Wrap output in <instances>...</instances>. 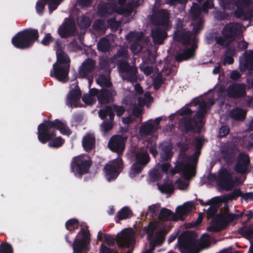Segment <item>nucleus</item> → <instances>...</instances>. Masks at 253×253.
<instances>
[{"label": "nucleus", "mask_w": 253, "mask_h": 253, "mask_svg": "<svg viewBox=\"0 0 253 253\" xmlns=\"http://www.w3.org/2000/svg\"><path fill=\"white\" fill-rule=\"evenodd\" d=\"M165 79L163 77V75L161 73H159L155 77L153 80V86L156 90H158L161 86L162 84L164 83Z\"/></svg>", "instance_id": "53"}, {"label": "nucleus", "mask_w": 253, "mask_h": 253, "mask_svg": "<svg viewBox=\"0 0 253 253\" xmlns=\"http://www.w3.org/2000/svg\"><path fill=\"white\" fill-rule=\"evenodd\" d=\"M204 140V139L203 137H196L193 141V145L197 149V151L201 150L202 148Z\"/></svg>", "instance_id": "61"}, {"label": "nucleus", "mask_w": 253, "mask_h": 253, "mask_svg": "<svg viewBox=\"0 0 253 253\" xmlns=\"http://www.w3.org/2000/svg\"><path fill=\"white\" fill-rule=\"evenodd\" d=\"M54 40V38L51 36L50 34L47 33L45 34V36L44 37L41 43L43 45L48 46L50 43L52 42Z\"/></svg>", "instance_id": "63"}, {"label": "nucleus", "mask_w": 253, "mask_h": 253, "mask_svg": "<svg viewBox=\"0 0 253 253\" xmlns=\"http://www.w3.org/2000/svg\"><path fill=\"white\" fill-rule=\"evenodd\" d=\"M96 82L102 87H110L112 86V84L110 79L103 74L98 76L96 79Z\"/></svg>", "instance_id": "47"}, {"label": "nucleus", "mask_w": 253, "mask_h": 253, "mask_svg": "<svg viewBox=\"0 0 253 253\" xmlns=\"http://www.w3.org/2000/svg\"><path fill=\"white\" fill-rule=\"evenodd\" d=\"M224 227L221 223L214 221L213 218L211 219V224L207 227V231L211 232H217L224 229Z\"/></svg>", "instance_id": "49"}, {"label": "nucleus", "mask_w": 253, "mask_h": 253, "mask_svg": "<svg viewBox=\"0 0 253 253\" xmlns=\"http://www.w3.org/2000/svg\"><path fill=\"white\" fill-rule=\"evenodd\" d=\"M238 232L247 239H253V228L251 226H243L238 229Z\"/></svg>", "instance_id": "43"}, {"label": "nucleus", "mask_w": 253, "mask_h": 253, "mask_svg": "<svg viewBox=\"0 0 253 253\" xmlns=\"http://www.w3.org/2000/svg\"><path fill=\"white\" fill-rule=\"evenodd\" d=\"M243 215V212L239 213H221L215 215L213 220L221 223L225 228L230 222L240 219Z\"/></svg>", "instance_id": "20"}, {"label": "nucleus", "mask_w": 253, "mask_h": 253, "mask_svg": "<svg viewBox=\"0 0 253 253\" xmlns=\"http://www.w3.org/2000/svg\"><path fill=\"white\" fill-rule=\"evenodd\" d=\"M197 45L193 44L190 47L184 49L182 53L177 54L175 56L176 61L180 62L183 60L193 59L195 56V51Z\"/></svg>", "instance_id": "27"}, {"label": "nucleus", "mask_w": 253, "mask_h": 253, "mask_svg": "<svg viewBox=\"0 0 253 253\" xmlns=\"http://www.w3.org/2000/svg\"><path fill=\"white\" fill-rule=\"evenodd\" d=\"M76 31V26L73 23L66 24L62 27L59 28L58 32L60 37L67 38L72 36Z\"/></svg>", "instance_id": "28"}, {"label": "nucleus", "mask_w": 253, "mask_h": 253, "mask_svg": "<svg viewBox=\"0 0 253 253\" xmlns=\"http://www.w3.org/2000/svg\"><path fill=\"white\" fill-rule=\"evenodd\" d=\"M110 62V58H109L107 56H102L100 57L98 61V70L99 71H103L106 73H109L110 64H111Z\"/></svg>", "instance_id": "31"}, {"label": "nucleus", "mask_w": 253, "mask_h": 253, "mask_svg": "<svg viewBox=\"0 0 253 253\" xmlns=\"http://www.w3.org/2000/svg\"><path fill=\"white\" fill-rule=\"evenodd\" d=\"M152 12L149 20L153 25L161 26L165 30H169L171 28L170 13L168 9H159L156 7V5H154Z\"/></svg>", "instance_id": "5"}, {"label": "nucleus", "mask_w": 253, "mask_h": 253, "mask_svg": "<svg viewBox=\"0 0 253 253\" xmlns=\"http://www.w3.org/2000/svg\"><path fill=\"white\" fill-rule=\"evenodd\" d=\"M144 167L135 163L132 166L129 173V176L131 178H133L135 177L137 174L140 173L142 171V169Z\"/></svg>", "instance_id": "52"}, {"label": "nucleus", "mask_w": 253, "mask_h": 253, "mask_svg": "<svg viewBox=\"0 0 253 253\" xmlns=\"http://www.w3.org/2000/svg\"><path fill=\"white\" fill-rule=\"evenodd\" d=\"M82 92L78 85V82L76 83V88L71 89L67 95L66 104L71 108L78 107V101L80 99Z\"/></svg>", "instance_id": "23"}, {"label": "nucleus", "mask_w": 253, "mask_h": 253, "mask_svg": "<svg viewBox=\"0 0 253 253\" xmlns=\"http://www.w3.org/2000/svg\"><path fill=\"white\" fill-rule=\"evenodd\" d=\"M173 155L172 152V146L170 144H164L162 146V152L160 153V157L164 161H167L170 160Z\"/></svg>", "instance_id": "37"}, {"label": "nucleus", "mask_w": 253, "mask_h": 253, "mask_svg": "<svg viewBox=\"0 0 253 253\" xmlns=\"http://www.w3.org/2000/svg\"><path fill=\"white\" fill-rule=\"evenodd\" d=\"M135 163L144 167L150 161V157L147 152L138 151L136 153Z\"/></svg>", "instance_id": "36"}, {"label": "nucleus", "mask_w": 253, "mask_h": 253, "mask_svg": "<svg viewBox=\"0 0 253 253\" xmlns=\"http://www.w3.org/2000/svg\"><path fill=\"white\" fill-rule=\"evenodd\" d=\"M126 140V135H114L110 138L108 141V147L111 151L117 153L120 156L125 148Z\"/></svg>", "instance_id": "14"}, {"label": "nucleus", "mask_w": 253, "mask_h": 253, "mask_svg": "<svg viewBox=\"0 0 253 253\" xmlns=\"http://www.w3.org/2000/svg\"><path fill=\"white\" fill-rule=\"evenodd\" d=\"M227 96L230 98L239 99L246 95V87L244 83H232L227 89Z\"/></svg>", "instance_id": "16"}, {"label": "nucleus", "mask_w": 253, "mask_h": 253, "mask_svg": "<svg viewBox=\"0 0 253 253\" xmlns=\"http://www.w3.org/2000/svg\"><path fill=\"white\" fill-rule=\"evenodd\" d=\"M240 69L241 71H253V50L243 53V58L240 59Z\"/></svg>", "instance_id": "24"}, {"label": "nucleus", "mask_w": 253, "mask_h": 253, "mask_svg": "<svg viewBox=\"0 0 253 253\" xmlns=\"http://www.w3.org/2000/svg\"><path fill=\"white\" fill-rule=\"evenodd\" d=\"M95 65V61L92 58L86 59L80 67L77 78H87L93 71Z\"/></svg>", "instance_id": "19"}, {"label": "nucleus", "mask_w": 253, "mask_h": 253, "mask_svg": "<svg viewBox=\"0 0 253 253\" xmlns=\"http://www.w3.org/2000/svg\"><path fill=\"white\" fill-rule=\"evenodd\" d=\"M193 35V34L191 31L186 29L175 31L173 38L175 41L181 42L183 45L188 46L190 44Z\"/></svg>", "instance_id": "22"}, {"label": "nucleus", "mask_w": 253, "mask_h": 253, "mask_svg": "<svg viewBox=\"0 0 253 253\" xmlns=\"http://www.w3.org/2000/svg\"><path fill=\"white\" fill-rule=\"evenodd\" d=\"M162 177L158 169L154 168L149 173V178L152 181H157Z\"/></svg>", "instance_id": "57"}, {"label": "nucleus", "mask_w": 253, "mask_h": 253, "mask_svg": "<svg viewBox=\"0 0 253 253\" xmlns=\"http://www.w3.org/2000/svg\"><path fill=\"white\" fill-rule=\"evenodd\" d=\"M0 253H14L12 246L7 242L0 244Z\"/></svg>", "instance_id": "55"}, {"label": "nucleus", "mask_w": 253, "mask_h": 253, "mask_svg": "<svg viewBox=\"0 0 253 253\" xmlns=\"http://www.w3.org/2000/svg\"><path fill=\"white\" fill-rule=\"evenodd\" d=\"M104 238L105 242L108 246L111 247H114L116 241L118 249L121 252L125 251L126 248V228L117 234L116 239L111 235L107 234L104 235Z\"/></svg>", "instance_id": "11"}, {"label": "nucleus", "mask_w": 253, "mask_h": 253, "mask_svg": "<svg viewBox=\"0 0 253 253\" xmlns=\"http://www.w3.org/2000/svg\"><path fill=\"white\" fill-rule=\"evenodd\" d=\"M92 27L94 30L97 31H102L106 30L105 24L102 20L95 21L93 24Z\"/></svg>", "instance_id": "56"}, {"label": "nucleus", "mask_w": 253, "mask_h": 253, "mask_svg": "<svg viewBox=\"0 0 253 253\" xmlns=\"http://www.w3.org/2000/svg\"><path fill=\"white\" fill-rule=\"evenodd\" d=\"M250 0H237L235 5L237 9L234 12V16L244 21H249V26L253 17V9L249 8Z\"/></svg>", "instance_id": "7"}, {"label": "nucleus", "mask_w": 253, "mask_h": 253, "mask_svg": "<svg viewBox=\"0 0 253 253\" xmlns=\"http://www.w3.org/2000/svg\"><path fill=\"white\" fill-rule=\"evenodd\" d=\"M116 95V92L115 90L103 88L100 90L97 99L100 104H107L114 101V98Z\"/></svg>", "instance_id": "25"}, {"label": "nucleus", "mask_w": 253, "mask_h": 253, "mask_svg": "<svg viewBox=\"0 0 253 253\" xmlns=\"http://www.w3.org/2000/svg\"><path fill=\"white\" fill-rule=\"evenodd\" d=\"M97 46V49L100 51H108L110 48V42L107 38H102L98 42Z\"/></svg>", "instance_id": "42"}, {"label": "nucleus", "mask_w": 253, "mask_h": 253, "mask_svg": "<svg viewBox=\"0 0 253 253\" xmlns=\"http://www.w3.org/2000/svg\"><path fill=\"white\" fill-rule=\"evenodd\" d=\"M98 116L102 120H105L109 116L110 121H104L101 125V128L105 133L111 130L113 125L112 121L114 120L115 113L110 106H106L101 109L98 111Z\"/></svg>", "instance_id": "13"}, {"label": "nucleus", "mask_w": 253, "mask_h": 253, "mask_svg": "<svg viewBox=\"0 0 253 253\" xmlns=\"http://www.w3.org/2000/svg\"><path fill=\"white\" fill-rule=\"evenodd\" d=\"M229 127L228 126L223 125L219 128L218 137L219 138L224 137L229 134Z\"/></svg>", "instance_id": "59"}, {"label": "nucleus", "mask_w": 253, "mask_h": 253, "mask_svg": "<svg viewBox=\"0 0 253 253\" xmlns=\"http://www.w3.org/2000/svg\"><path fill=\"white\" fill-rule=\"evenodd\" d=\"M193 20L194 21V22L193 23V28L191 32L193 35H195L199 33L203 28L204 20L202 18H199Z\"/></svg>", "instance_id": "48"}, {"label": "nucleus", "mask_w": 253, "mask_h": 253, "mask_svg": "<svg viewBox=\"0 0 253 253\" xmlns=\"http://www.w3.org/2000/svg\"><path fill=\"white\" fill-rule=\"evenodd\" d=\"M221 202V199L219 197V200L213 201L210 205L211 206L208 209L206 212L207 218L209 219L213 218L215 214L217 212L220 207V203Z\"/></svg>", "instance_id": "35"}, {"label": "nucleus", "mask_w": 253, "mask_h": 253, "mask_svg": "<svg viewBox=\"0 0 253 253\" xmlns=\"http://www.w3.org/2000/svg\"><path fill=\"white\" fill-rule=\"evenodd\" d=\"M57 60L54 63L63 66L68 65L70 67V59L68 54L62 50L59 51L56 53Z\"/></svg>", "instance_id": "38"}, {"label": "nucleus", "mask_w": 253, "mask_h": 253, "mask_svg": "<svg viewBox=\"0 0 253 253\" xmlns=\"http://www.w3.org/2000/svg\"><path fill=\"white\" fill-rule=\"evenodd\" d=\"M159 189L163 193L171 194L174 192V187L172 183L163 184L159 186Z\"/></svg>", "instance_id": "54"}, {"label": "nucleus", "mask_w": 253, "mask_h": 253, "mask_svg": "<svg viewBox=\"0 0 253 253\" xmlns=\"http://www.w3.org/2000/svg\"><path fill=\"white\" fill-rule=\"evenodd\" d=\"M92 164L89 157L82 155L75 156L71 161V172L75 176L82 177L83 175L88 173Z\"/></svg>", "instance_id": "4"}, {"label": "nucleus", "mask_w": 253, "mask_h": 253, "mask_svg": "<svg viewBox=\"0 0 253 253\" xmlns=\"http://www.w3.org/2000/svg\"><path fill=\"white\" fill-rule=\"evenodd\" d=\"M39 38L37 29L28 28L18 32L12 38L11 43L15 47L24 49L31 47Z\"/></svg>", "instance_id": "2"}, {"label": "nucleus", "mask_w": 253, "mask_h": 253, "mask_svg": "<svg viewBox=\"0 0 253 253\" xmlns=\"http://www.w3.org/2000/svg\"><path fill=\"white\" fill-rule=\"evenodd\" d=\"M157 227V224L155 222H150L147 226L144 227L143 230L146 233L148 240H151L153 237Z\"/></svg>", "instance_id": "44"}, {"label": "nucleus", "mask_w": 253, "mask_h": 253, "mask_svg": "<svg viewBox=\"0 0 253 253\" xmlns=\"http://www.w3.org/2000/svg\"><path fill=\"white\" fill-rule=\"evenodd\" d=\"M197 241L191 233L185 232L178 238V249L181 253H198Z\"/></svg>", "instance_id": "6"}, {"label": "nucleus", "mask_w": 253, "mask_h": 253, "mask_svg": "<svg viewBox=\"0 0 253 253\" xmlns=\"http://www.w3.org/2000/svg\"><path fill=\"white\" fill-rule=\"evenodd\" d=\"M164 28L156 27L151 30V37L153 42L155 44H161L164 40L167 38V31Z\"/></svg>", "instance_id": "26"}, {"label": "nucleus", "mask_w": 253, "mask_h": 253, "mask_svg": "<svg viewBox=\"0 0 253 253\" xmlns=\"http://www.w3.org/2000/svg\"><path fill=\"white\" fill-rule=\"evenodd\" d=\"M88 244L89 243L84 241V239H79L76 238L72 244L74 253H82Z\"/></svg>", "instance_id": "34"}, {"label": "nucleus", "mask_w": 253, "mask_h": 253, "mask_svg": "<svg viewBox=\"0 0 253 253\" xmlns=\"http://www.w3.org/2000/svg\"><path fill=\"white\" fill-rule=\"evenodd\" d=\"M80 235H81L83 237L82 239H84V241L89 243L90 233L87 226L84 228H81L77 235L78 236Z\"/></svg>", "instance_id": "58"}, {"label": "nucleus", "mask_w": 253, "mask_h": 253, "mask_svg": "<svg viewBox=\"0 0 253 253\" xmlns=\"http://www.w3.org/2000/svg\"><path fill=\"white\" fill-rule=\"evenodd\" d=\"M46 4L43 0H39L36 3V10L39 14H42L44 9L45 5Z\"/></svg>", "instance_id": "64"}, {"label": "nucleus", "mask_w": 253, "mask_h": 253, "mask_svg": "<svg viewBox=\"0 0 253 253\" xmlns=\"http://www.w3.org/2000/svg\"><path fill=\"white\" fill-rule=\"evenodd\" d=\"M132 228H127V253H132L134 245L135 244V239L130 235Z\"/></svg>", "instance_id": "50"}, {"label": "nucleus", "mask_w": 253, "mask_h": 253, "mask_svg": "<svg viewBox=\"0 0 253 253\" xmlns=\"http://www.w3.org/2000/svg\"><path fill=\"white\" fill-rule=\"evenodd\" d=\"M69 70L70 67L68 65L63 66L54 63L52 68L50 70V76L52 78H55L60 82L65 83L69 81Z\"/></svg>", "instance_id": "15"}, {"label": "nucleus", "mask_w": 253, "mask_h": 253, "mask_svg": "<svg viewBox=\"0 0 253 253\" xmlns=\"http://www.w3.org/2000/svg\"><path fill=\"white\" fill-rule=\"evenodd\" d=\"M167 234L165 229H162L158 230L154 237L153 242L154 244L161 246L165 240V237Z\"/></svg>", "instance_id": "40"}, {"label": "nucleus", "mask_w": 253, "mask_h": 253, "mask_svg": "<svg viewBox=\"0 0 253 253\" xmlns=\"http://www.w3.org/2000/svg\"><path fill=\"white\" fill-rule=\"evenodd\" d=\"M198 125V121L194 117L184 116L182 117L179 122L181 130L185 133L194 130Z\"/></svg>", "instance_id": "21"}, {"label": "nucleus", "mask_w": 253, "mask_h": 253, "mask_svg": "<svg viewBox=\"0 0 253 253\" xmlns=\"http://www.w3.org/2000/svg\"><path fill=\"white\" fill-rule=\"evenodd\" d=\"M247 112L243 109L237 107L230 113V117L234 120L243 121L246 119Z\"/></svg>", "instance_id": "32"}, {"label": "nucleus", "mask_w": 253, "mask_h": 253, "mask_svg": "<svg viewBox=\"0 0 253 253\" xmlns=\"http://www.w3.org/2000/svg\"><path fill=\"white\" fill-rule=\"evenodd\" d=\"M142 0H127V23L133 13V16L136 13L135 10L140 5Z\"/></svg>", "instance_id": "33"}, {"label": "nucleus", "mask_w": 253, "mask_h": 253, "mask_svg": "<svg viewBox=\"0 0 253 253\" xmlns=\"http://www.w3.org/2000/svg\"><path fill=\"white\" fill-rule=\"evenodd\" d=\"M61 133L69 135L71 131L66 124L58 119L54 121L44 120L38 126V139L42 144L48 142L49 147L58 148L65 143V140L61 136L56 137V131Z\"/></svg>", "instance_id": "1"}, {"label": "nucleus", "mask_w": 253, "mask_h": 253, "mask_svg": "<svg viewBox=\"0 0 253 253\" xmlns=\"http://www.w3.org/2000/svg\"><path fill=\"white\" fill-rule=\"evenodd\" d=\"M116 12L119 14H126V7H118L116 2H108L98 7L97 13L101 17L107 16Z\"/></svg>", "instance_id": "12"}, {"label": "nucleus", "mask_w": 253, "mask_h": 253, "mask_svg": "<svg viewBox=\"0 0 253 253\" xmlns=\"http://www.w3.org/2000/svg\"><path fill=\"white\" fill-rule=\"evenodd\" d=\"M250 164L249 156L244 152H241L238 156L234 170L237 173L244 174L247 173Z\"/></svg>", "instance_id": "17"}, {"label": "nucleus", "mask_w": 253, "mask_h": 253, "mask_svg": "<svg viewBox=\"0 0 253 253\" xmlns=\"http://www.w3.org/2000/svg\"><path fill=\"white\" fill-rule=\"evenodd\" d=\"M77 23L81 29H85L90 26L91 21L88 16L83 15L77 18Z\"/></svg>", "instance_id": "41"}, {"label": "nucleus", "mask_w": 253, "mask_h": 253, "mask_svg": "<svg viewBox=\"0 0 253 253\" xmlns=\"http://www.w3.org/2000/svg\"><path fill=\"white\" fill-rule=\"evenodd\" d=\"M241 29V25L239 23L230 22L226 24L222 30V36L215 37L216 43L221 46H228L239 34Z\"/></svg>", "instance_id": "3"}, {"label": "nucleus", "mask_w": 253, "mask_h": 253, "mask_svg": "<svg viewBox=\"0 0 253 253\" xmlns=\"http://www.w3.org/2000/svg\"><path fill=\"white\" fill-rule=\"evenodd\" d=\"M159 218L163 221H177L179 219L175 214L167 208H163L160 210Z\"/></svg>", "instance_id": "29"}, {"label": "nucleus", "mask_w": 253, "mask_h": 253, "mask_svg": "<svg viewBox=\"0 0 253 253\" xmlns=\"http://www.w3.org/2000/svg\"><path fill=\"white\" fill-rule=\"evenodd\" d=\"M234 184L232 173L227 169L222 168L218 171L217 185L220 189L231 190Z\"/></svg>", "instance_id": "10"}, {"label": "nucleus", "mask_w": 253, "mask_h": 253, "mask_svg": "<svg viewBox=\"0 0 253 253\" xmlns=\"http://www.w3.org/2000/svg\"><path fill=\"white\" fill-rule=\"evenodd\" d=\"M142 110L138 107H134L132 110V116L135 119H139L138 123H140L142 122Z\"/></svg>", "instance_id": "60"}, {"label": "nucleus", "mask_w": 253, "mask_h": 253, "mask_svg": "<svg viewBox=\"0 0 253 253\" xmlns=\"http://www.w3.org/2000/svg\"><path fill=\"white\" fill-rule=\"evenodd\" d=\"M202 10V6L200 8L199 6L193 7L191 9V14L193 18V20L197 19L200 17Z\"/></svg>", "instance_id": "62"}, {"label": "nucleus", "mask_w": 253, "mask_h": 253, "mask_svg": "<svg viewBox=\"0 0 253 253\" xmlns=\"http://www.w3.org/2000/svg\"><path fill=\"white\" fill-rule=\"evenodd\" d=\"M123 169V162L120 157L106 164L104 170L107 180L111 181L116 179Z\"/></svg>", "instance_id": "8"}, {"label": "nucleus", "mask_w": 253, "mask_h": 253, "mask_svg": "<svg viewBox=\"0 0 253 253\" xmlns=\"http://www.w3.org/2000/svg\"><path fill=\"white\" fill-rule=\"evenodd\" d=\"M207 105L206 103L204 102L203 103L200 104L199 106V109L197 113L194 115V118H197L199 120H201L203 117H205L207 114Z\"/></svg>", "instance_id": "51"}, {"label": "nucleus", "mask_w": 253, "mask_h": 253, "mask_svg": "<svg viewBox=\"0 0 253 253\" xmlns=\"http://www.w3.org/2000/svg\"><path fill=\"white\" fill-rule=\"evenodd\" d=\"M170 172L173 175L180 173L185 180H189L191 176H194L196 174V171L192 165L184 159L177 161L174 169H171Z\"/></svg>", "instance_id": "9"}, {"label": "nucleus", "mask_w": 253, "mask_h": 253, "mask_svg": "<svg viewBox=\"0 0 253 253\" xmlns=\"http://www.w3.org/2000/svg\"><path fill=\"white\" fill-rule=\"evenodd\" d=\"M242 195V191L240 189L234 190L232 192L225 194L222 197L221 202H226L229 200H235L238 197H241Z\"/></svg>", "instance_id": "45"}, {"label": "nucleus", "mask_w": 253, "mask_h": 253, "mask_svg": "<svg viewBox=\"0 0 253 253\" xmlns=\"http://www.w3.org/2000/svg\"><path fill=\"white\" fill-rule=\"evenodd\" d=\"M79 225V220L76 218H71L65 223L66 228L71 233H74L75 230L78 228Z\"/></svg>", "instance_id": "46"}, {"label": "nucleus", "mask_w": 253, "mask_h": 253, "mask_svg": "<svg viewBox=\"0 0 253 253\" xmlns=\"http://www.w3.org/2000/svg\"><path fill=\"white\" fill-rule=\"evenodd\" d=\"M154 132V126L152 123L145 122L142 124L139 128L141 136H147Z\"/></svg>", "instance_id": "39"}, {"label": "nucleus", "mask_w": 253, "mask_h": 253, "mask_svg": "<svg viewBox=\"0 0 253 253\" xmlns=\"http://www.w3.org/2000/svg\"><path fill=\"white\" fill-rule=\"evenodd\" d=\"M111 63H115L118 65L120 72H126V48L118 51L116 54L110 58Z\"/></svg>", "instance_id": "18"}, {"label": "nucleus", "mask_w": 253, "mask_h": 253, "mask_svg": "<svg viewBox=\"0 0 253 253\" xmlns=\"http://www.w3.org/2000/svg\"><path fill=\"white\" fill-rule=\"evenodd\" d=\"M95 142V139L93 135L88 133L85 135L83 139V146L86 151L89 152L94 147Z\"/></svg>", "instance_id": "30"}]
</instances>
